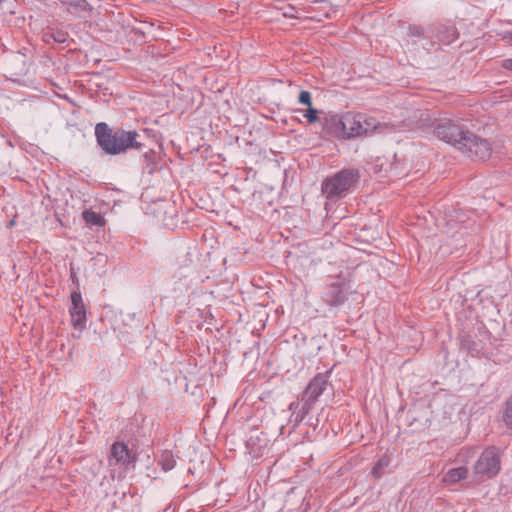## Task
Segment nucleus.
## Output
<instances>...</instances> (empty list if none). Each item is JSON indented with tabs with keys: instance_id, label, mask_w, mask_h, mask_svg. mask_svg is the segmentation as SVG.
I'll return each instance as SVG.
<instances>
[{
	"instance_id": "nucleus-21",
	"label": "nucleus",
	"mask_w": 512,
	"mask_h": 512,
	"mask_svg": "<svg viewBox=\"0 0 512 512\" xmlns=\"http://www.w3.org/2000/svg\"><path fill=\"white\" fill-rule=\"evenodd\" d=\"M299 103L306 105L307 107L312 106V96L309 91L302 90L298 96Z\"/></svg>"
},
{
	"instance_id": "nucleus-8",
	"label": "nucleus",
	"mask_w": 512,
	"mask_h": 512,
	"mask_svg": "<svg viewBox=\"0 0 512 512\" xmlns=\"http://www.w3.org/2000/svg\"><path fill=\"white\" fill-rule=\"evenodd\" d=\"M29 65L28 57L24 53L17 51L4 57L2 69L7 77L16 81L28 73Z\"/></svg>"
},
{
	"instance_id": "nucleus-5",
	"label": "nucleus",
	"mask_w": 512,
	"mask_h": 512,
	"mask_svg": "<svg viewBox=\"0 0 512 512\" xmlns=\"http://www.w3.org/2000/svg\"><path fill=\"white\" fill-rule=\"evenodd\" d=\"M501 469V455L495 446L483 450L473 466L475 479L483 481L495 477Z\"/></svg>"
},
{
	"instance_id": "nucleus-9",
	"label": "nucleus",
	"mask_w": 512,
	"mask_h": 512,
	"mask_svg": "<svg viewBox=\"0 0 512 512\" xmlns=\"http://www.w3.org/2000/svg\"><path fill=\"white\" fill-rule=\"evenodd\" d=\"M136 459L135 454L123 442H114L111 446L108 456V465L111 469L115 470L126 469Z\"/></svg>"
},
{
	"instance_id": "nucleus-12",
	"label": "nucleus",
	"mask_w": 512,
	"mask_h": 512,
	"mask_svg": "<svg viewBox=\"0 0 512 512\" xmlns=\"http://www.w3.org/2000/svg\"><path fill=\"white\" fill-rule=\"evenodd\" d=\"M71 324L76 329H83L86 324V309L80 292L71 294V308L69 310Z\"/></svg>"
},
{
	"instance_id": "nucleus-7",
	"label": "nucleus",
	"mask_w": 512,
	"mask_h": 512,
	"mask_svg": "<svg viewBox=\"0 0 512 512\" xmlns=\"http://www.w3.org/2000/svg\"><path fill=\"white\" fill-rule=\"evenodd\" d=\"M464 155L472 159L485 160L490 157L492 149L489 142L470 131H467L458 148Z\"/></svg>"
},
{
	"instance_id": "nucleus-20",
	"label": "nucleus",
	"mask_w": 512,
	"mask_h": 512,
	"mask_svg": "<svg viewBox=\"0 0 512 512\" xmlns=\"http://www.w3.org/2000/svg\"><path fill=\"white\" fill-rule=\"evenodd\" d=\"M299 112H301V110H299ZM302 113L309 123H315L319 119L318 110L314 109L312 106L308 107L307 110L302 111Z\"/></svg>"
},
{
	"instance_id": "nucleus-25",
	"label": "nucleus",
	"mask_w": 512,
	"mask_h": 512,
	"mask_svg": "<svg viewBox=\"0 0 512 512\" xmlns=\"http://www.w3.org/2000/svg\"><path fill=\"white\" fill-rule=\"evenodd\" d=\"M502 66H503L505 69L512 70V59H506V60H504V61H503Z\"/></svg>"
},
{
	"instance_id": "nucleus-17",
	"label": "nucleus",
	"mask_w": 512,
	"mask_h": 512,
	"mask_svg": "<svg viewBox=\"0 0 512 512\" xmlns=\"http://www.w3.org/2000/svg\"><path fill=\"white\" fill-rule=\"evenodd\" d=\"M83 219L95 226H102L104 224V218L99 213L90 210L83 212Z\"/></svg>"
},
{
	"instance_id": "nucleus-16",
	"label": "nucleus",
	"mask_w": 512,
	"mask_h": 512,
	"mask_svg": "<svg viewBox=\"0 0 512 512\" xmlns=\"http://www.w3.org/2000/svg\"><path fill=\"white\" fill-rule=\"evenodd\" d=\"M390 464V458L386 455L382 456L374 465L371 474L375 478H380L383 474V470Z\"/></svg>"
},
{
	"instance_id": "nucleus-1",
	"label": "nucleus",
	"mask_w": 512,
	"mask_h": 512,
	"mask_svg": "<svg viewBox=\"0 0 512 512\" xmlns=\"http://www.w3.org/2000/svg\"><path fill=\"white\" fill-rule=\"evenodd\" d=\"M95 136L101 149L110 155L125 153L127 150L142 147L135 130H112L106 123H98L95 127Z\"/></svg>"
},
{
	"instance_id": "nucleus-2",
	"label": "nucleus",
	"mask_w": 512,
	"mask_h": 512,
	"mask_svg": "<svg viewBox=\"0 0 512 512\" xmlns=\"http://www.w3.org/2000/svg\"><path fill=\"white\" fill-rule=\"evenodd\" d=\"M329 376V371L316 374L306 386L301 398L289 404L288 409L294 413L296 424L305 419L318 398L326 390Z\"/></svg>"
},
{
	"instance_id": "nucleus-11",
	"label": "nucleus",
	"mask_w": 512,
	"mask_h": 512,
	"mask_svg": "<svg viewBox=\"0 0 512 512\" xmlns=\"http://www.w3.org/2000/svg\"><path fill=\"white\" fill-rule=\"evenodd\" d=\"M346 132L345 115L339 117L337 114H332L324 118L322 133L325 137L346 139Z\"/></svg>"
},
{
	"instance_id": "nucleus-27",
	"label": "nucleus",
	"mask_w": 512,
	"mask_h": 512,
	"mask_svg": "<svg viewBox=\"0 0 512 512\" xmlns=\"http://www.w3.org/2000/svg\"><path fill=\"white\" fill-rule=\"evenodd\" d=\"M504 38L512 39V33H507V35Z\"/></svg>"
},
{
	"instance_id": "nucleus-22",
	"label": "nucleus",
	"mask_w": 512,
	"mask_h": 512,
	"mask_svg": "<svg viewBox=\"0 0 512 512\" xmlns=\"http://www.w3.org/2000/svg\"><path fill=\"white\" fill-rule=\"evenodd\" d=\"M65 4H69L71 6L80 7L82 10H91L92 8L86 2V0H61Z\"/></svg>"
},
{
	"instance_id": "nucleus-3",
	"label": "nucleus",
	"mask_w": 512,
	"mask_h": 512,
	"mask_svg": "<svg viewBox=\"0 0 512 512\" xmlns=\"http://www.w3.org/2000/svg\"><path fill=\"white\" fill-rule=\"evenodd\" d=\"M418 127L421 129L433 128V133L440 140L451 144L457 149L462 142V138L465 137L468 131L464 130L450 119L432 118L428 112L420 113Z\"/></svg>"
},
{
	"instance_id": "nucleus-15",
	"label": "nucleus",
	"mask_w": 512,
	"mask_h": 512,
	"mask_svg": "<svg viewBox=\"0 0 512 512\" xmlns=\"http://www.w3.org/2000/svg\"><path fill=\"white\" fill-rule=\"evenodd\" d=\"M158 464L165 472L171 471L176 465V459L173 453L169 450H165L161 453Z\"/></svg>"
},
{
	"instance_id": "nucleus-23",
	"label": "nucleus",
	"mask_w": 512,
	"mask_h": 512,
	"mask_svg": "<svg viewBox=\"0 0 512 512\" xmlns=\"http://www.w3.org/2000/svg\"><path fill=\"white\" fill-rule=\"evenodd\" d=\"M49 36L57 43H65L67 41L68 35L63 31H55L51 32Z\"/></svg>"
},
{
	"instance_id": "nucleus-24",
	"label": "nucleus",
	"mask_w": 512,
	"mask_h": 512,
	"mask_svg": "<svg viewBox=\"0 0 512 512\" xmlns=\"http://www.w3.org/2000/svg\"><path fill=\"white\" fill-rule=\"evenodd\" d=\"M409 34L414 37H421L424 34V29L421 26H409Z\"/></svg>"
},
{
	"instance_id": "nucleus-10",
	"label": "nucleus",
	"mask_w": 512,
	"mask_h": 512,
	"mask_svg": "<svg viewBox=\"0 0 512 512\" xmlns=\"http://www.w3.org/2000/svg\"><path fill=\"white\" fill-rule=\"evenodd\" d=\"M350 287L345 279H340L326 286L323 300L329 306H340L348 299Z\"/></svg>"
},
{
	"instance_id": "nucleus-13",
	"label": "nucleus",
	"mask_w": 512,
	"mask_h": 512,
	"mask_svg": "<svg viewBox=\"0 0 512 512\" xmlns=\"http://www.w3.org/2000/svg\"><path fill=\"white\" fill-rule=\"evenodd\" d=\"M468 476V469L464 466L449 469L443 476L445 484H456Z\"/></svg>"
},
{
	"instance_id": "nucleus-19",
	"label": "nucleus",
	"mask_w": 512,
	"mask_h": 512,
	"mask_svg": "<svg viewBox=\"0 0 512 512\" xmlns=\"http://www.w3.org/2000/svg\"><path fill=\"white\" fill-rule=\"evenodd\" d=\"M155 153L153 151L144 154L145 170L149 174H153L156 170V163L154 162Z\"/></svg>"
},
{
	"instance_id": "nucleus-18",
	"label": "nucleus",
	"mask_w": 512,
	"mask_h": 512,
	"mask_svg": "<svg viewBox=\"0 0 512 512\" xmlns=\"http://www.w3.org/2000/svg\"><path fill=\"white\" fill-rule=\"evenodd\" d=\"M503 421L506 427L512 431V395L505 401Z\"/></svg>"
},
{
	"instance_id": "nucleus-26",
	"label": "nucleus",
	"mask_w": 512,
	"mask_h": 512,
	"mask_svg": "<svg viewBox=\"0 0 512 512\" xmlns=\"http://www.w3.org/2000/svg\"><path fill=\"white\" fill-rule=\"evenodd\" d=\"M294 10H295V9H294L293 7H291V8H290V11H288V12H285V13H284V16H285V17H290V18H292V17H297V16L293 13V12H294Z\"/></svg>"
},
{
	"instance_id": "nucleus-6",
	"label": "nucleus",
	"mask_w": 512,
	"mask_h": 512,
	"mask_svg": "<svg viewBox=\"0 0 512 512\" xmlns=\"http://www.w3.org/2000/svg\"><path fill=\"white\" fill-rule=\"evenodd\" d=\"M345 124L347 139L364 136L377 129L388 127L386 124L382 126L375 118L361 113L345 114Z\"/></svg>"
},
{
	"instance_id": "nucleus-14",
	"label": "nucleus",
	"mask_w": 512,
	"mask_h": 512,
	"mask_svg": "<svg viewBox=\"0 0 512 512\" xmlns=\"http://www.w3.org/2000/svg\"><path fill=\"white\" fill-rule=\"evenodd\" d=\"M160 210L163 212L162 222L165 226H172L175 224L177 218V210L175 205L165 202L160 206Z\"/></svg>"
},
{
	"instance_id": "nucleus-4",
	"label": "nucleus",
	"mask_w": 512,
	"mask_h": 512,
	"mask_svg": "<svg viewBox=\"0 0 512 512\" xmlns=\"http://www.w3.org/2000/svg\"><path fill=\"white\" fill-rule=\"evenodd\" d=\"M358 180L357 170L344 169L324 179L321 191L328 199L342 198Z\"/></svg>"
}]
</instances>
